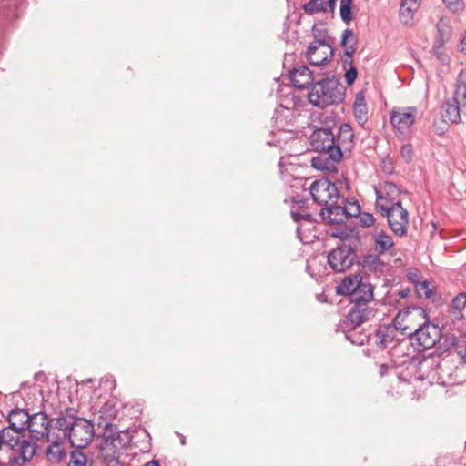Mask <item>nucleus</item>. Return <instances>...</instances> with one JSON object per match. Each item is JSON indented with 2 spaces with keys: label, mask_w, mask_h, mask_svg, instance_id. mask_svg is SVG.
Masks as SVG:
<instances>
[{
  "label": "nucleus",
  "mask_w": 466,
  "mask_h": 466,
  "mask_svg": "<svg viewBox=\"0 0 466 466\" xmlns=\"http://www.w3.org/2000/svg\"><path fill=\"white\" fill-rule=\"evenodd\" d=\"M144 466H160V465L157 461H151L147 462V464H145Z\"/></svg>",
  "instance_id": "nucleus-46"
},
{
  "label": "nucleus",
  "mask_w": 466,
  "mask_h": 466,
  "mask_svg": "<svg viewBox=\"0 0 466 466\" xmlns=\"http://www.w3.org/2000/svg\"><path fill=\"white\" fill-rule=\"evenodd\" d=\"M407 3H408V0H401V2H400V18L403 22V24L408 23L407 15H406V13H408V8L405 7Z\"/></svg>",
  "instance_id": "nucleus-39"
},
{
  "label": "nucleus",
  "mask_w": 466,
  "mask_h": 466,
  "mask_svg": "<svg viewBox=\"0 0 466 466\" xmlns=\"http://www.w3.org/2000/svg\"><path fill=\"white\" fill-rule=\"evenodd\" d=\"M49 427L50 420L48 417L43 413H35L33 414L28 421L26 429L28 430V433H26V438L30 442H33L35 446V454L36 453V442L40 440L46 439L49 437Z\"/></svg>",
  "instance_id": "nucleus-10"
},
{
  "label": "nucleus",
  "mask_w": 466,
  "mask_h": 466,
  "mask_svg": "<svg viewBox=\"0 0 466 466\" xmlns=\"http://www.w3.org/2000/svg\"><path fill=\"white\" fill-rule=\"evenodd\" d=\"M355 258L354 248L343 243L329 253L328 263L334 271L343 272L353 265Z\"/></svg>",
  "instance_id": "nucleus-9"
},
{
  "label": "nucleus",
  "mask_w": 466,
  "mask_h": 466,
  "mask_svg": "<svg viewBox=\"0 0 466 466\" xmlns=\"http://www.w3.org/2000/svg\"><path fill=\"white\" fill-rule=\"evenodd\" d=\"M410 283L413 284L415 294L419 299H430L435 289L416 268H410Z\"/></svg>",
  "instance_id": "nucleus-13"
},
{
  "label": "nucleus",
  "mask_w": 466,
  "mask_h": 466,
  "mask_svg": "<svg viewBox=\"0 0 466 466\" xmlns=\"http://www.w3.org/2000/svg\"><path fill=\"white\" fill-rule=\"evenodd\" d=\"M387 187H391V185H390V184H389V185H386L384 187H382V188L384 189V198H388V195H389V194H388V192H387V190H386V188H387Z\"/></svg>",
  "instance_id": "nucleus-48"
},
{
  "label": "nucleus",
  "mask_w": 466,
  "mask_h": 466,
  "mask_svg": "<svg viewBox=\"0 0 466 466\" xmlns=\"http://www.w3.org/2000/svg\"><path fill=\"white\" fill-rule=\"evenodd\" d=\"M358 217L360 224L364 228H370L375 222L373 215L368 212L360 213Z\"/></svg>",
  "instance_id": "nucleus-35"
},
{
  "label": "nucleus",
  "mask_w": 466,
  "mask_h": 466,
  "mask_svg": "<svg viewBox=\"0 0 466 466\" xmlns=\"http://www.w3.org/2000/svg\"><path fill=\"white\" fill-rule=\"evenodd\" d=\"M346 218L358 217L360 214V207L357 201L346 200L343 205Z\"/></svg>",
  "instance_id": "nucleus-33"
},
{
  "label": "nucleus",
  "mask_w": 466,
  "mask_h": 466,
  "mask_svg": "<svg viewBox=\"0 0 466 466\" xmlns=\"http://www.w3.org/2000/svg\"><path fill=\"white\" fill-rule=\"evenodd\" d=\"M340 160H335L329 156V152H320L319 156L312 158L313 167L322 171H333L336 169V164Z\"/></svg>",
  "instance_id": "nucleus-22"
},
{
  "label": "nucleus",
  "mask_w": 466,
  "mask_h": 466,
  "mask_svg": "<svg viewBox=\"0 0 466 466\" xmlns=\"http://www.w3.org/2000/svg\"><path fill=\"white\" fill-rule=\"evenodd\" d=\"M357 37L354 35L353 31L350 29H346L342 33L341 37V45L345 50V56L348 58H351L353 54L357 50Z\"/></svg>",
  "instance_id": "nucleus-25"
},
{
  "label": "nucleus",
  "mask_w": 466,
  "mask_h": 466,
  "mask_svg": "<svg viewBox=\"0 0 466 466\" xmlns=\"http://www.w3.org/2000/svg\"><path fill=\"white\" fill-rule=\"evenodd\" d=\"M441 115L446 123L459 124L462 116L466 119V83L458 79L454 95L442 104Z\"/></svg>",
  "instance_id": "nucleus-5"
},
{
  "label": "nucleus",
  "mask_w": 466,
  "mask_h": 466,
  "mask_svg": "<svg viewBox=\"0 0 466 466\" xmlns=\"http://www.w3.org/2000/svg\"><path fill=\"white\" fill-rule=\"evenodd\" d=\"M376 193V209L380 211L383 216H385L390 209L391 208V205L394 204L392 199L384 198V189L382 187L377 188L375 187Z\"/></svg>",
  "instance_id": "nucleus-26"
},
{
  "label": "nucleus",
  "mask_w": 466,
  "mask_h": 466,
  "mask_svg": "<svg viewBox=\"0 0 466 466\" xmlns=\"http://www.w3.org/2000/svg\"><path fill=\"white\" fill-rule=\"evenodd\" d=\"M417 114V109L415 107L410 106V127L413 124L415 115Z\"/></svg>",
  "instance_id": "nucleus-43"
},
{
  "label": "nucleus",
  "mask_w": 466,
  "mask_h": 466,
  "mask_svg": "<svg viewBox=\"0 0 466 466\" xmlns=\"http://www.w3.org/2000/svg\"><path fill=\"white\" fill-rule=\"evenodd\" d=\"M370 311L364 304H355L347 316V322L355 329L358 326L368 319Z\"/></svg>",
  "instance_id": "nucleus-19"
},
{
  "label": "nucleus",
  "mask_w": 466,
  "mask_h": 466,
  "mask_svg": "<svg viewBox=\"0 0 466 466\" xmlns=\"http://www.w3.org/2000/svg\"><path fill=\"white\" fill-rule=\"evenodd\" d=\"M309 192L314 202L323 207L337 203L339 196L335 184L326 178L315 180L310 185Z\"/></svg>",
  "instance_id": "nucleus-7"
},
{
  "label": "nucleus",
  "mask_w": 466,
  "mask_h": 466,
  "mask_svg": "<svg viewBox=\"0 0 466 466\" xmlns=\"http://www.w3.org/2000/svg\"><path fill=\"white\" fill-rule=\"evenodd\" d=\"M46 441L48 442H51V444L47 447V450H46L47 456L49 457L50 460L51 459L59 460V458L62 454V450L60 448L62 438H60V437L50 438V436H49L48 438H46Z\"/></svg>",
  "instance_id": "nucleus-29"
},
{
  "label": "nucleus",
  "mask_w": 466,
  "mask_h": 466,
  "mask_svg": "<svg viewBox=\"0 0 466 466\" xmlns=\"http://www.w3.org/2000/svg\"><path fill=\"white\" fill-rule=\"evenodd\" d=\"M461 361L466 364V348L459 352Z\"/></svg>",
  "instance_id": "nucleus-45"
},
{
  "label": "nucleus",
  "mask_w": 466,
  "mask_h": 466,
  "mask_svg": "<svg viewBox=\"0 0 466 466\" xmlns=\"http://www.w3.org/2000/svg\"><path fill=\"white\" fill-rule=\"evenodd\" d=\"M320 214L330 224H341L347 220L343 206L338 205V202L322 208Z\"/></svg>",
  "instance_id": "nucleus-16"
},
{
  "label": "nucleus",
  "mask_w": 466,
  "mask_h": 466,
  "mask_svg": "<svg viewBox=\"0 0 466 466\" xmlns=\"http://www.w3.org/2000/svg\"><path fill=\"white\" fill-rule=\"evenodd\" d=\"M466 308V292H461L455 296L448 309V313L452 320H461L464 318L463 310Z\"/></svg>",
  "instance_id": "nucleus-21"
},
{
  "label": "nucleus",
  "mask_w": 466,
  "mask_h": 466,
  "mask_svg": "<svg viewBox=\"0 0 466 466\" xmlns=\"http://www.w3.org/2000/svg\"><path fill=\"white\" fill-rule=\"evenodd\" d=\"M393 245L392 238L384 232H380L375 236V249L379 253H384Z\"/></svg>",
  "instance_id": "nucleus-27"
},
{
  "label": "nucleus",
  "mask_w": 466,
  "mask_h": 466,
  "mask_svg": "<svg viewBox=\"0 0 466 466\" xmlns=\"http://www.w3.org/2000/svg\"><path fill=\"white\" fill-rule=\"evenodd\" d=\"M400 295L402 298H406V297H408V289H402L401 291H400Z\"/></svg>",
  "instance_id": "nucleus-47"
},
{
  "label": "nucleus",
  "mask_w": 466,
  "mask_h": 466,
  "mask_svg": "<svg viewBox=\"0 0 466 466\" xmlns=\"http://www.w3.org/2000/svg\"><path fill=\"white\" fill-rule=\"evenodd\" d=\"M436 27H437V39H436V43H435V46L440 47L441 46L445 40H444V36H445V34H446V30H445V25L442 24V20H441L437 25H436Z\"/></svg>",
  "instance_id": "nucleus-36"
},
{
  "label": "nucleus",
  "mask_w": 466,
  "mask_h": 466,
  "mask_svg": "<svg viewBox=\"0 0 466 466\" xmlns=\"http://www.w3.org/2000/svg\"><path fill=\"white\" fill-rule=\"evenodd\" d=\"M308 61L312 66H322L327 64L334 55L331 45L309 46L305 53Z\"/></svg>",
  "instance_id": "nucleus-12"
},
{
  "label": "nucleus",
  "mask_w": 466,
  "mask_h": 466,
  "mask_svg": "<svg viewBox=\"0 0 466 466\" xmlns=\"http://www.w3.org/2000/svg\"><path fill=\"white\" fill-rule=\"evenodd\" d=\"M420 6V0H410V16L412 17V13Z\"/></svg>",
  "instance_id": "nucleus-41"
},
{
  "label": "nucleus",
  "mask_w": 466,
  "mask_h": 466,
  "mask_svg": "<svg viewBox=\"0 0 466 466\" xmlns=\"http://www.w3.org/2000/svg\"><path fill=\"white\" fill-rule=\"evenodd\" d=\"M346 337L353 344H357V345H363L365 343V341H367V339H368V336L366 334H361V335L356 336L354 329L350 330L349 333L346 335Z\"/></svg>",
  "instance_id": "nucleus-34"
},
{
  "label": "nucleus",
  "mask_w": 466,
  "mask_h": 466,
  "mask_svg": "<svg viewBox=\"0 0 466 466\" xmlns=\"http://www.w3.org/2000/svg\"><path fill=\"white\" fill-rule=\"evenodd\" d=\"M72 411V410L67 409L55 420V427L63 431L62 439L67 437L68 432L71 431L76 420L79 419V417L75 416Z\"/></svg>",
  "instance_id": "nucleus-18"
},
{
  "label": "nucleus",
  "mask_w": 466,
  "mask_h": 466,
  "mask_svg": "<svg viewBox=\"0 0 466 466\" xmlns=\"http://www.w3.org/2000/svg\"><path fill=\"white\" fill-rule=\"evenodd\" d=\"M362 278L359 275L346 277L337 287V292L341 295L351 297L355 289L360 284Z\"/></svg>",
  "instance_id": "nucleus-24"
},
{
  "label": "nucleus",
  "mask_w": 466,
  "mask_h": 466,
  "mask_svg": "<svg viewBox=\"0 0 466 466\" xmlns=\"http://www.w3.org/2000/svg\"><path fill=\"white\" fill-rule=\"evenodd\" d=\"M453 340H454V341H453V343H452V344H453V345H456V344H457V338H453Z\"/></svg>",
  "instance_id": "nucleus-51"
},
{
  "label": "nucleus",
  "mask_w": 466,
  "mask_h": 466,
  "mask_svg": "<svg viewBox=\"0 0 466 466\" xmlns=\"http://www.w3.org/2000/svg\"><path fill=\"white\" fill-rule=\"evenodd\" d=\"M398 378L400 381H406V378L401 372L398 373Z\"/></svg>",
  "instance_id": "nucleus-49"
},
{
  "label": "nucleus",
  "mask_w": 466,
  "mask_h": 466,
  "mask_svg": "<svg viewBox=\"0 0 466 466\" xmlns=\"http://www.w3.org/2000/svg\"><path fill=\"white\" fill-rule=\"evenodd\" d=\"M391 230L399 236L406 233L408 224V211L402 207L400 201L391 205V208L385 215Z\"/></svg>",
  "instance_id": "nucleus-11"
},
{
  "label": "nucleus",
  "mask_w": 466,
  "mask_h": 466,
  "mask_svg": "<svg viewBox=\"0 0 466 466\" xmlns=\"http://www.w3.org/2000/svg\"><path fill=\"white\" fill-rule=\"evenodd\" d=\"M344 96L345 87L334 76L314 83L308 94L309 102L319 108L339 104Z\"/></svg>",
  "instance_id": "nucleus-2"
},
{
  "label": "nucleus",
  "mask_w": 466,
  "mask_h": 466,
  "mask_svg": "<svg viewBox=\"0 0 466 466\" xmlns=\"http://www.w3.org/2000/svg\"><path fill=\"white\" fill-rule=\"evenodd\" d=\"M373 299V288L371 284L360 281V284L353 291L350 300L355 304H364Z\"/></svg>",
  "instance_id": "nucleus-20"
},
{
  "label": "nucleus",
  "mask_w": 466,
  "mask_h": 466,
  "mask_svg": "<svg viewBox=\"0 0 466 466\" xmlns=\"http://www.w3.org/2000/svg\"><path fill=\"white\" fill-rule=\"evenodd\" d=\"M94 425L86 419L79 418L68 432L67 438L70 444L76 449L86 447L94 438Z\"/></svg>",
  "instance_id": "nucleus-8"
},
{
  "label": "nucleus",
  "mask_w": 466,
  "mask_h": 466,
  "mask_svg": "<svg viewBox=\"0 0 466 466\" xmlns=\"http://www.w3.org/2000/svg\"><path fill=\"white\" fill-rule=\"evenodd\" d=\"M392 356L394 358V361L397 366H401L405 363V360H398L397 359L400 358L399 350L397 349H393Z\"/></svg>",
  "instance_id": "nucleus-42"
},
{
  "label": "nucleus",
  "mask_w": 466,
  "mask_h": 466,
  "mask_svg": "<svg viewBox=\"0 0 466 466\" xmlns=\"http://www.w3.org/2000/svg\"><path fill=\"white\" fill-rule=\"evenodd\" d=\"M80 450L76 449L71 452L68 466H86V457Z\"/></svg>",
  "instance_id": "nucleus-32"
},
{
  "label": "nucleus",
  "mask_w": 466,
  "mask_h": 466,
  "mask_svg": "<svg viewBox=\"0 0 466 466\" xmlns=\"http://www.w3.org/2000/svg\"><path fill=\"white\" fill-rule=\"evenodd\" d=\"M352 0H340L339 13L341 20L349 25L353 19Z\"/></svg>",
  "instance_id": "nucleus-30"
},
{
  "label": "nucleus",
  "mask_w": 466,
  "mask_h": 466,
  "mask_svg": "<svg viewBox=\"0 0 466 466\" xmlns=\"http://www.w3.org/2000/svg\"><path fill=\"white\" fill-rule=\"evenodd\" d=\"M290 214H291L293 220L296 222H299L300 220H306V221L311 222V220H312V216L309 213L301 214L299 211L291 210Z\"/></svg>",
  "instance_id": "nucleus-38"
},
{
  "label": "nucleus",
  "mask_w": 466,
  "mask_h": 466,
  "mask_svg": "<svg viewBox=\"0 0 466 466\" xmlns=\"http://www.w3.org/2000/svg\"><path fill=\"white\" fill-rule=\"evenodd\" d=\"M130 441L127 431H118L106 437L101 447V457L108 466H116L119 463V451L125 448Z\"/></svg>",
  "instance_id": "nucleus-6"
},
{
  "label": "nucleus",
  "mask_w": 466,
  "mask_h": 466,
  "mask_svg": "<svg viewBox=\"0 0 466 466\" xmlns=\"http://www.w3.org/2000/svg\"><path fill=\"white\" fill-rule=\"evenodd\" d=\"M310 144L315 151L329 152L335 160H341L354 147V133L348 123L340 125L337 136L329 128H318L310 136Z\"/></svg>",
  "instance_id": "nucleus-1"
},
{
  "label": "nucleus",
  "mask_w": 466,
  "mask_h": 466,
  "mask_svg": "<svg viewBox=\"0 0 466 466\" xmlns=\"http://www.w3.org/2000/svg\"><path fill=\"white\" fill-rule=\"evenodd\" d=\"M327 4V9L329 8L331 11H333L336 4V0H328L326 2Z\"/></svg>",
  "instance_id": "nucleus-44"
},
{
  "label": "nucleus",
  "mask_w": 466,
  "mask_h": 466,
  "mask_svg": "<svg viewBox=\"0 0 466 466\" xmlns=\"http://www.w3.org/2000/svg\"><path fill=\"white\" fill-rule=\"evenodd\" d=\"M302 9L308 15L327 12V4L324 0H309L303 5Z\"/></svg>",
  "instance_id": "nucleus-28"
},
{
  "label": "nucleus",
  "mask_w": 466,
  "mask_h": 466,
  "mask_svg": "<svg viewBox=\"0 0 466 466\" xmlns=\"http://www.w3.org/2000/svg\"><path fill=\"white\" fill-rule=\"evenodd\" d=\"M410 309L415 311L418 316L422 317L424 323L419 325V328L416 329L414 332L410 333V344L418 351L431 349L440 338V329L438 326L430 322L427 312L423 308L411 306L410 304Z\"/></svg>",
  "instance_id": "nucleus-4"
},
{
  "label": "nucleus",
  "mask_w": 466,
  "mask_h": 466,
  "mask_svg": "<svg viewBox=\"0 0 466 466\" xmlns=\"http://www.w3.org/2000/svg\"><path fill=\"white\" fill-rule=\"evenodd\" d=\"M314 41L309 46L330 45L328 41L329 35L327 30L322 26L314 25L312 27Z\"/></svg>",
  "instance_id": "nucleus-31"
},
{
  "label": "nucleus",
  "mask_w": 466,
  "mask_h": 466,
  "mask_svg": "<svg viewBox=\"0 0 466 466\" xmlns=\"http://www.w3.org/2000/svg\"><path fill=\"white\" fill-rule=\"evenodd\" d=\"M358 76L357 69L354 66H351L349 70L346 71L344 77L345 81L348 85H352L356 80Z\"/></svg>",
  "instance_id": "nucleus-37"
},
{
  "label": "nucleus",
  "mask_w": 466,
  "mask_h": 466,
  "mask_svg": "<svg viewBox=\"0 0 466 466\" xmlns=\"http://www.w3.org/2000/svg\"><path fill=\"white\" fill-rule=\"evenodd\" d=\"M406 148H407V146H405V145H404V146H402V150H401L402 154H404V152H405Z\"/></svg>",
  "instance_id": "nucleus-50"
},
{
  "label": "nucleus",
  "mask_w": 466,
  "mask_h": 466,
  "mask_svg": "<svg viewBox=\"0 0 466 466\" xmlns=\"http://www.w3.org/2000/svg\"><path fill=\"white\" fill-rule=\"evenodd\" d=\"M30 415L23 409H15L8 415V429L18 432L21 439L26 438L25 425L27 426Z\"/></svg>",
  "instance_id": "nucleus-14"
},
{
  "label": "nucleus",
  "mask_w": 466,
  "mask_h": 466,
  "mask_svg": "<svg viewBox=\"0 0 466 466\" xmlns=\"http://www.w3.org/2000/svg\"><path fill=\"white\" fill-rule=\"evenodd\" d=\"M446 5L453 12L458 11L462 4V0H443Z\"/></svg>",
  "instance_id": "nucleus-40"
},
{
  "label": "nucleus",
  "mask_w": 466,
  "mask_h": 466,
  "mask_svg": "<svg viewBox=\"0 0 466 466\" xmlns=\"http://www.w3.org/2000/svg\"><path fill=\"white\" fill-rule=\"evenodd\" d=\"M390 124L395 135L400 139H405L408 134V112L394 108L390 114Z\"/></svg>",
  "instance_id": "nucleus-15"
},
{
  "label": "nucleus",
  "mask_w": 466,
  "mask_h": 466,
  "mask_svg": "<svg viewBox=\"0 0 466 466\" xmlns=\"http://www.w3.org/2000/svg\"><path fill=\"white\" fill-rule=\"evenodd\" d=\"M289 78L298 88L306 87L313 80L312 73L306 66L294 67L293 70L289 72Z\"/></svg>",
  "instance_id": "nucleus-17"
},
{
  "label": "nucleus",
  "mask_w": 466,
  "mask_h": 466,
  "mask_svg": "<svg viewBox=\"0 0 466 466\" xmlns=\"http://www.w3.org/2000/svg\"><path fill=\"white\" fill-rule=\"evenodd\" d=\"M408 329V308H404L395 316L392 323L379 327L376 331V343L381 349H386L390 344H398L407 338Z\"/></svg>",
  "instance_id": "nucleus-3"
},
{
  "label": "nucleus",
  "mask_w": 466,
  "mask_h": 466,
  "mask_svg": "<svg viewBox=\"0 0 466 466\" xmlns=\"http://www.w3.org/2000/svg\"><path fill=\"white\" fill-rule=\"evenodd\" d=\"M353 113L359 124L363 125L368 119V110L364 95L359 92L353 103Z\"/></svg>",
  "instance_id": "nucleus-23"
}]
</instances>
